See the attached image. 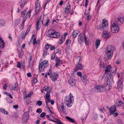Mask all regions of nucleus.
Here are the masks:
<instances>
[{"label": "nucleus", "instance_id": "obj_40", "mask_svg": "<svg viewBox=\"0 0 124 124\" xmlns=\"http://www.w3.org/2000/svg\"><path fill=\"white\" fill-rule=\"evenodd\" d=\"M31 11L29 10L26 16V17L27 18H29L30 16V14L31 12Z\"/></svg>", "mask_w": 124, "mask_h": 124}, {"label": "nucleus", "instance_id": "obj_58", "mask_svg": "<svg viewBox=\"0 0 124 124\" xmlns=\"http://www.w3.org/2000/svg\"><path fill=\"white\" fill-rule=\"evenodd\" d=\"M47 51L46 50L44 51V52L43 54V55L44 56H45L47 54Z\"/></svg>", "mask_w": 124, "mask_h": 124}, {"label": "nucleus", "instance_id": "obj_41", "mask_svg": "<svg viewBox=\"0 0 124 124\" xmlns=\"http://www.w3.org/2000/svg\"><path fill=\"white\" fill-rule=\"evenodd\" d=\"M50 46H51L50 44H49L48 43H47L46 44L45 46V49L47 51L48 49L50 47Z\"/></svg>", "mask_w": 124, "mask_h": 124}, {"label": "nucleus", "instance_id": "obj_3", "mask_svg": "<svg viewBox=\"0 0 124 124\" xmlns=\"http://www.w3.org/2000/svg\"><path fill=\"white\" fill-rule=\"evenodd\" d=\"M48 65V61L46 60H45L41 63H39L38 68L39 72L42 71L45 68L47 67Z\"/></svg>", "mask_w": 124, "mask_h": 124}, {"label": "nucleus", "instance_id": "obj_56", "mask_svg": "<svg viewBox=\"0 0 124 124\" xmlns=\"http://www.w3.org/2000/svg\"><path fill=\"white\" fill-rule=\"evenodd\" d=\"M92 16L91 15H89L87 16V20H90Z\"/></svg>", "mask_w": 124, "mask_h": 124}, {"label": "nucleus", "instance_id": "obj_7", "mask_svg": "<svg viewBox=\"0 0 124 124\" xmlns=\"http://www.w3.org/2000/svg\"><path fill=\"white\" fill-rule=\"evenodd\" d=\"M106 77L107 78V84H108L109 86H111V83L113 82V78L112 75L111 74H107Z\"/></svg>", "mask_w": 124, "mask_h": 124}, {"label": "nucleus", "instance_id": "obj_49", "mask_svg": "<svg viewBox=\"0 0 124 124\" xmlns=\"http://www.w3.org/2000/svg\"><path fill=\"white\" fill-rule=\"evenodd\" d=\"M60 54V50L58 49H57L55 51V52L54 54H55H55Z\"/></svg>", "mask_w": 124, "mask_h": 124}, {"label": "nucleus", "instance_id": "obj_55", "mask_svg": "<svg viewBox=\"0 0 124 124\" xmlns=\"http://www.w3.org/2000/svg\"><path fill=\"white\" fill-rule=\"evenodd\" d=\"M51 88L50 87L48 88V89H47V93H50L51 92Z\"/></svg>", "mask_w": 124, "mask_h": 124}, {"label": "nucleus", "instance_id": "obj_8", "mask_svg": "<svg viewBox=\"0 0 124 124\" xmlns=\"http://www.w3.org/2000/svg\"><path fill=\"white\" fill-rule=\"evenodd\" d=\"M111 36L110 32L108 31L104 30L102 33V36L105 39L109 38Z\"/></svg>", "mask_w": 124, "mask_h": 124}, {"label": "nucleus", "instance_id": "obj_9", "mask_svg": "<svg viewBox=\"0 0 124 124\" xmlns=\"http://www.w3.org/2000/svg\"><path fill=\"white\" fill-rule=\"evenodd\" d=\"M113 55V54L110 52H107L104 55V58L106 60L110 59L112 57Z\"/></svg>", "mask_w": 124, "mask_h": 124}, {"label": "nucleus", "instance_id": "obj_48", "mask_svg": "<svg viewBox=\"0 0 124 124\" xmlns=\"http://www.w3.org/2000/svg\"><path fill=\"white\" fill-rule=\"evenodd\" d=\"M50 49L51 50H53L55 49V47L52 45H51V46H50Z\"/></svg>", "mask_w": 124, "mask_h": 124}, {"label": "nucleus", "instance_id": "obj_46", "mask_svg": "<svg viewBox=\"0 0 124 124\" xmlns=\"http://www.w3.org/2000/svg\"><path fill=\"white\" fill-rule=\"evenodd\" d=\"M55 57V54H53L51 55V59L53 60Z\"/></svg>", "mask_w": 124, "mask_h": 124}, {"label": "nucleus", "instance_id": "obj_11", "mask_svg": "<svg viewBox=\"0 0 124 124\" xmlns=\"http://www.w3.org/2000/svg\"><path fill=\"white\" fill-rule=\"evenodd\" d=\"M9 89L11 90H14L15 91H17L18 89V85L17 83H16L14 86L13 87L11 84L9 85Z\"/></svg>", "mask_w": 124, "mask_h": 124}, {"label": "nucleus", "instance_id": "obj_52", "mask_svg": "<svg viewBox=\"0 0 124 124\" xmlns=\"http://www.w3.org/2000/svg\"><path fill=\"white\" fill-rule=\"evenodd\" d=\"M38 105L39 106H40L42 104V102L41 101H37Z\"/></svg>", "mask_w": 124, "mask_h": 124}, {"label": "nucleus", "instance_id": "obj_24", "mask_svg": "<svg viewBox=\"0 0 124 124\" xmlns=\"http://www.w3.org/2000/svg\"><path fill=\"white\" fill-rule=\"evenodd\" d=\"M78 31L76 30H74L73 31L72 33V38L74 39H75L78 35Z\"/></svg>", "mask_w": 124, "mask_h": 124}, {"label": "nucleus", "instance_id": "obj_64", "mask_svg": "<svg viewBox=\"0 0 124 124\" xmlns=\"http://www.w3.org/2000/svg\"><path fill=\"white\" fill-rule=\"evenodd\" d=\"M98 116V115L97 114H95L94 115V119L95 120H96L97 119Z\"/></svg>", "mask_w": 124, "mask_h": 124}, {"label": "nucleus", "instance_id": "obj_25", "mask_svg": "<svg viewBox=\"0 0 124 124\" xmlns=\"http://www.w3.org/2000/svg\"><path fill=\"white\" fill-rule=\"evenodd\" d=\"M124 104L122 101H119L117 99L116 100V104L117 106H120Z\"/></svg>", "mask_w": 124, "mask_h": 124}, {"label": "nucleus", "instance_id": "obj_53", "mask_svg": "<svg viewBox=\"0 0 124 124\" xmlns=\"http://www.w3.org/2000/svg\"><path fill=\"white\" fill-rule=\"evenodd\" d=\"M31 93H32L31 92L29 93L27 95L25 96V97L27 98L31 97Z\"/></svg>", "mask_w": 124, "mask_h": 124}, {"label": "nucleus", "instance_id": "obj_20", "mask_svg": "<svg viewBox=\"0 0 124 124\" xmlns=\"http://www.w3.org/2000/svg\"><path fill=\"white\" fill-rule=\"evenodd\" d=\"M81 80L85 84H86L88 82L87 77L85 75H83L82 76Z\"/></svg>", "mask_w": 124, "mask_h": 124}, {"label": "nucleus", "instance_id": "obj_51", "mask_svg": "<svg viewBox=\"0 0 124 124\" xmlns=\"http://www.w3.org/2000/svg\"><path fill=\"white\" fill-rule=\"evenodd\" d=\"M87 38L86 36L84 37V40L85 43V45H88V42L87 41Z\"/></svg>", "mask_w": 124, "mask_h": 124}, {"label": "nucleus", "instance_id": "obj_28", "mask_svg": "<svg viewBox=\"0 0 124 124\" xmlns=\"http://www.w3.org/2000/svg\"><path fill=\"white\" fill-rule=\"evenodd\" d=\"M100 40L99 39L97 40L95 42V47L97 49L99 46L100 45Z\"/></svg>", "mask_w": 124, "mask_h": 124}, {"label": "nucleus", "instance_id": "obj_12", "mask_svg": "<svg viewBox=\"0 0 124 124\" xmlns=\"http://www.w3.org/2000/svg\"><path fill=\"white\" fill-rule=\"evenodd\" d=\"M55 61L56 62V64L54 66L56 68L57 67L60 65V63H61V64L62 63V60H60L59 58L56 56L55 57Z\"/></svg>", "mask_w": 124, "mask_h": 124}, {"label": "nucleus", "instance_id": "obj_10", "mask_svg": "<svg viewBox=\"0 0 124 124\" xmlns=\"http://www.w3.org/2000/svg\"><path fill=\"white\" fill-rule=\"evenodd\" d=\"M40 5L39 2V0H37L36 2L35 7V14H37L40 9Z\"/></svg>", "mask_w": 124, "mask_h": 124}, {"label": "nucleus", "instance_id": "obj_61", "mask_svg": "<svg viewBox=\"0 0 124 124\" xmlns=\"http://www.w3.org/2000/svg\"><path fill=\"white\" fill-rule=\"evenodd\" d=\"M49 87H46V86L44 87H43V89L45 91H47V89H48V88H49Z\"/></svg>", "mask_w": 124, "mask_h": 124}, {"label": "nucleus", "instance_id": "obj_37", "mask_svg": "<svg viewBox=\"0 0 124 124\" xmlns=\"http://www.w3.org/2000/svg\"><path fill=\"white\" fill-rule=\"evenodd\" d=\"M5 23V22L3 19H1L0 20V25L3 26Z\"/></svg>", "mask_w": 124, "mask_h": 124}, {"label": "nucleus", "instance_id": "obj_19", "mask_svg": "<svg viewBox=\"0 0 124 124\" xmlns=\"http://www.w3.org/2000/svg\"><path fill=\"white\" fill-rule=\"evenodd\" d=\"M99 92H102L106 91V89L104 85H99L98 86Z\"/></svg>", "mask_w": 124, "mask_h": 124}, {"label": "nucleus", "instance_id": "obj_1", "mask_svg": "<svg viewBox=\"0 0 124 124\" xmlns=\"http://www.w3.org/2000/svg\"><path fill=\"white\" fill-rule=\"evenodd\" d=\"M47 36L53 38H58L60 37V33L59 32H56L53 30L50 29L48 31Z\"/></svg>", "mask_w": 124, "mask_h": 124}, {"label": "nucleus", "instance_id": "obj_14", "mask_svg": "<svg viewBox=\"0 0 124 124\" xmlns=\"http://www.w3.org/2000/svg\"><path fill=\"white\" fill-rule=\"evenodd\" d=\"M85 34H80L79 35L78 38V42L79 44H81L84 39Z\"/></svg>", "mask_w": 124, "mask_h": 124}, {"label": "nucleus", "instance_id": "obj_32", "mask_svg": "<svg viewBox=\"0 0 124 124\" xmlns=\"http://www.w3.org/2000/svg\"><path fill=\"white\" fill-rule=\"evenodd\" d=\"M31 27L30 25H29L28 26V28L27 29L26 31L25 32V35L24 36H22V38H24L25 37L26 35L30 31Z\"/></svg>", "mask_w": 124, "mask_h": 124}, {"label": "nucleus", "instance_id": "obj_36", "mask_svg": "<svg viewBox=\"0 0 124 124\" xmlns=\"http://www.w3.org/2000/svg\"><path fill=\"white\" fill-rule=\"evenodd\" d=\"M66 118L70 122H71L73 123L75 121V120L74 119L68 116H66Z\"/></svg>", "mask_w": 124, "mask_h": 124}, {"label": "nucleus", "instance_id": "obj_54", "mask_svg": "<svg viewBox=\"0 0 124 124\" xmlns=\"http://www.w3.org/2000/svg\"><path fill=\"white\" fill-rule=\"evenodd\" d=\"M36 112L37 113H40L42 112V111L40 108H38L37 109Z\"/></svg>", "mask_w": 124, "mask_h": 124}, {"label": "nucleus", "instance_id": "obj_13", "mask_svg": "<svg viewBox=\"0 0 124 124\" xmlns=\"http://www.w3.org/2000/svg\"><path fill=\"white\" fill-rule=\"evenodd\" d=\"M58 77V74L55 73H54L53 74H51L50 76V78H51L53 82L55 81Z\"/></svg>", "mask_w": 124, "mask_h": 124}, {"label": "nucleus", "instance_id": "obj_27", "mask_svg": "<svg viewBox=\"0 0 124 124\" xmlns=\"http://www.w3.org/2000/svg\"><path fill=\"white\" fill-rule=\"evenodd\" d=\"M27 0H21L20 3L21 7H23L24 5L26 3Z\"/></svg>", "mask_w": 124, "mask_h": 124}, {"label": "nucleus", "instance_id": "obj_30", "mask_svg": "<svg viewBox=\"0 0 124 124\" xmlns=\"http://www.w3.org/2000/svg\"><path fill=\"white\" fill-rule=\"evenodd\" d=\"M0 112L5 114L8 115V112L6 111L4 108H0Z\"/></svg>", "mask_w": 124, "mask_h": 124}, {"label": "nucleus", "instance_id": "obj_21", "mask_svg": "<svg viewBox=\"0 0 124 124\" xmlns=\"http://www.w3.org/2000/svg\"><path fill=\"white\" fill-rule=\"evenodd\" d=\"M23 118L24 121H27L29 118L28 113L27 112H25L23 114Z\"/></svg>", "mask_w": 124, "mask_h": 124}, {"label": "nucleus", "instance_id": "obj_63", "mask_svg": "<svg viewBox=\"0 0 124 124\" xmlns=\"http://www.w3.org/2000/svg\"><path fill=\"white\" fill-rule=\"evenodd\" d=\"M24 26V25L22 24L21 26L20 27V29L21 31L23 28Z\"/></svg>", "mask_w": 124, "mask_h": 124}, {"label": "nucleus", "instance_id": "obj_2", "mask_svg": "<svg viewBox=\"0 0 124 124\" xmlns=\"http://www.w3.org/2000/svg\"><path fill=\"white\" fill-rule=\"evenodd\" d=\"M70 96H66L65 99V103L67 106L68 107L72 106V102L74 101V98L73 96L70 93Z\"/></svg>", "mask_w": 124, "mask_h": 124}, {"label": "nucleus", "instance_id": "obj_57", "mask_svg": "<svg viewBox=\"0 0 124 124\" xmlns=\"http://www.w3.org/2000/svg\"><path fill=\"white\" fill-rule=\"evenodd\" d=\"M77 74L78 76L80 77H82V74L80 71L77 72Z\"/></svg>", "mask_w": 124, "mask_h": 124}, {"label": "nucleus", "instance_id": "obj_47", "mask_svg": "<svg viewBox=\"0 0 124 124\" xmlns=\"http://www.w3.org/2000/svg\"><path fill=\"white\" fill-rule=\"evenodd\" d=\"M36 38L35 37L34 38V39H33V42L32 44L33 45H35V44H37V43L36 41Z\"/></svg>", "mask_w": 124, "mask_h": 124}, {"label": "nucleus", "instance_id": "obj_43", "mask_svg": "<svg viewBox=\"0 0 124 124\" xmlns=\"http://www.w3.org/2000/svg\"><path fill=\"white\" fill-rule=\"evenodd\" d=\"M116 123L117 124H122V121L120 119H118Z\"/></svg>", "mask_w": 124, "mask_h": 124}, {"label": "nucleus", "instance_id": "obj_29", "mask_svg": "<svg viewBox=\"0 0 124 124\" xmlns=\"http://www.w3.org/2000/svg\"><path fill=\"white\" fill-rule=\"evenodd\" d=\"M111 66L110 65H109L107 66L106 67V69L105 70V74L108 72L111 69Z\"/></svg>", "mask_w": 124, "mask_h": 124}, {"label": "nucleus", "instance_id": "obj_18", "mask_svg": "<svg viewBox=\"0 0 124 124\" xmlns=\"http://www.w3.org/2000/svg\"><path fill=\"white\" fill-rule=\"evenodd\" d=\"M107 52H110L111 53L113 54V51L114 50L115 48L112 46L109 45L107 47Z\"/></svg>", "mask_w": 124, "mask_h": 124}, {"label": "nucleus", "instance_id": "obj_16", "mask_svg": "<svg viewBox=\"0 0 124 124\" xmlns=\"http://www.w3.org/2000/svg\"><path fill=\"white\" fill-rule=\"evenodd\" d=\"M68 81L69 84L72 86H75L76 84L75 81L74 79L70 77Z\"/></svg>", "mask_w": 124, "mask_h": 124}, {"label": "nucleus", "instance_id": "obj_35", "mask_svg": "<svg viewBox=\"0 0 124 124\" xmlns=\"http://www.w3.org/2000/svg\"><path fill=\"white\" fill-rule=\"evenodd\" d=\"M64 109L63 105H60L59 107V111L61 112H64Z\"/></svg>", "mask_w": 124, "mask_h": 124}, {"label": "nucleus", "instance_id": "obj_26", "mask_svg": "<svg viewBox=\"0 0 124 124\" xmlns=\"http://www.w3.org/2000/svg\"><path fill=\"white\" fill-rule=\"evenodd\" d=\"M91 90L92 91L93 93L99 92L98 86H95Z\"/></svg>", "mask_w": 124, "mask_h": 124}, {"label": "nucleus", "instance_id": "obj_59", "mask_svg": "<svg viewBox=\"0 0 124 124\" xmlns=\"http://www.w3.org/2000/svg\"><path fill=\"white\" fill-rule=\"evenodd\" d=\"M50 96V95L49 94V93H47L46 94V98L47 99L48 98H49Z\"/></svg>", "mask_w": 124, "mask_h": 124}, {"label": "nucleus", "instance_id": "obj_44", "mask_svg": "<svg viewBox=\"0 0 124 124\" xmlns=\"http://www.w3.org/2000/svg\"><path fill=\"white\" fill-rule=\"evenodd\" d=\"M46 115V113L44 112L42 113L40 115V117H43L45 116Z\"/></svg>", "mask_w": 124, "mask_h": 124}, {"label": "nucleus", "instance_id": "obj_42", "mask_svg": "<svg viewBox=\"0 0 124 124\" xmlns=\"http://www.w3.org/2000/svg\"><path fill=\"white\" fill-rule=\"evenodd\" d=\"M5 93L7 95L9 96L11 99L13 98V97L12 96L11 94L10 93H8L7 92H6Z\"/></svg>", "mask_w": 124, "mask_h": 124}, {"label": "nucleus", "instance_id": "obj_33", "mask_svg": "<svg viewBox=\"0 0 124 124\" xmlns=\"http://www.w3.org/2000/svg\"><path fill=\"white\" fill-rule=\"evenodd\" d=\"M100 68H105L106 67V64L102 62H101L100 64Z\"/></svg>", "mask_w": 124, "mask_h": 124}, {"label": "nucleus", "instance_id": "obj_6", "mask_svg": "<svg viewBox=\"0 0 124 124\" xmlns=\"http://www.w3.org/2000/svg\"><path fill=\"white\" fill-rule=\"evenodd\" d=\"M119 27L115 23H112L111 26V30L114 33L118 32L119 30Z\"/></svg>", "mask_w": 124, "mask_h": 124}, {"label": "nucleus", "instance_id": "obj_4", "mask_svg": "<svg viewBox=\"0 0 124 124\" xmlns=\"http://www.w3.org/2000/svg\"><path fill=\"white\" fill-rule=\"evenodd\" d=\"M77 60H78V62L76 65V68L74 69L75 71H77L78 70H82L83 69L84 66L80 63L81 60V58L80 56H78L76 58Z\"/></svg>", "mask_w": 124, "mask_h": 124}, {"label": "nucleus", "instance_id": "obj_62", "mask_svg": "<svg viewBox=\"0 0 124 124\" xmlns=\"http://www.w3.org/2000/svg\"><path fill=\"white\" fill-rule=\"evenodd\" d=\"M113 114L114 117H116L118 115V113L117 112H115Z\"/></svg>", "mask_w": 124, "mask_h": 124}, {"label": "nucleus", "instance_id": "obj_22", "mask_svg": "<svg viewBox=\"0 0 124 124\" xmlns=\"http://www.w3.org/2000/svg\"><path fill=\"white\" fill-rule=\"evenodd\" d=\"M5 46V45L4 40L0 37V47L3 48Z\"/></svg>", "mask_w": 124, "mask_h": 124}, {"label": "nucleus", "instance_id": "obj_50", "mask_svg": "<svg viewBox=\"0 0 124 124\" xmlns=\"http://www.w3.org/2000/svg\"><path fill=\"white\" fill-rule=\"evenodd\" d=\"M20 21L19 20H16L15 21V23L16 25H17L19 23Z\"/></svg>", "mask_w": 124, "mask_h": 124}, {"label": "nucleus", "instance_id": "obj_60", "mask_svg": "<svg viewBox=\"0 0 124 124\" xmlns=\"http://www.w3.org/2000/svg\"><path fill=\"white\" fill-rule=\"evenodd\" d=\"M17 66L18 68H20L21 67V65L20 62H18L17 64Z\"/></svg>", "mask_w": 124, "mask_h": 124}, {"label": "nucleus", "instance_id": "obj_45", "mask_svg": "<svg viewBox=\"0 0 124 124\" xmlns=\"http://www.w3.org/2000/svg\"><path fill=\"white\" fill-rule=\"evenodd\" d=\"M71 43V41L69 39H67L65 42V44L66 45H68L69 44Z\"/></svg>", "mask_w": 124, "mask_h": 124}, {"label": "nucleus", "instance_id": "obj_17", "mask_svg": "<svg viewBox=\"0 0 124 124\" xmlns=\"http://www.w3.org/2000/svg\"><path fill=\"white\" fill-rule=\"evenodd\" d=\"M122 82L120 80H119L117 82V88L119 91L121 90L123 88Z\"/></svg>", "mask_w": 124, "mask_h": 124}, {"label": "nucleus", "instance_id": "obj_23", "mask_svg": "<svg viewBox=\"0 0 124 124\" xmlns=\"http://www.w3.org/2000/svg\"><path fill=\"white\" fill-rule=\"evenodd\" d=\"M117 22L118 23L120 24H121L123 23L124 21V17H120L117 18Z\"/></svg>", "mask_w": 124, "mask_h": 124}, {"label": "nucleus", "instance_id": "obj_15", "mask_svg": "<svg viewBox=\"0 0 124 124\" xmlns=\"http://www.w3.org/2000/svg\"><path fill=\"white\" fill-rule=\"evenodd\" d=\"M109 110L110 115H112L113 113L116 110V107L115 105H113L109 109Z\"/></svg>", "mask_w": 124, "mask_h": 124}, {"label": "nucleus", "instance_id": "obj_31", "mask_svg": "<svg viewBox=\"0 0 124 124\" xmlns=\"http://www.w3.org/2000/svg\"><path fill=\"white\" fill-rule=\"evenodd\" d=\"M50 20L49 19L47 18L46 20V22L44 23L43 22V20L42 21V24L46 26H47L48 25V24Z\"/></svg>", "mask_w": 124, "mask_h": 124}, {"label": "nucleus", "instance_id": "obj_34", "mask_svg": "<svg viewBox=\"0 0 124 124\" xmlns=\"http://www.w3.org/2000/svg\"><path fill=\"white\" fill-rule=\"evenodd\" d=\"M65 12L66 13H69L70 10V6L66 7L65 8Z\"/></svg>", "mask_w": 124, "mask_h": 124}, {"label": "nucleus", "instance_id": "obj_5", "mask_svg": "<svg viewBox=\"0 0 124 124\" xmlns=\"http://www.w3.org/2000/svg\"><path fill=\"white\" fill-rule=\"evenodd\" d=\"M102 24L100 25L98 29L100 30H104L108 25L107 20L105 19H104L102 20Z\"/></svg>", "mask_w": 124, "mask_h": 124}, {"label": "nucleus", "instance_id": "obj_39", "mask_svg": "<svg viewBox=\"0 0 124 124\" xmlns=\"http://www.w3.org/2000/svg\"><path fill=\"white\" fill-rule=\"evenodd\" d=\"M23 55V53L22 51H19L18 57L20 58H22Z\"/></svg>", "mask_w": 124, "mask_h": 124}, {"label": "nucleus", "instance_id": "obj_38", "mask_svg": "<svg viewBox=\"0 0 124 124\" xmlns=\"http://www.w3.org/2000/svg\"><path fill=\"white\" fill-rule=\"evenodd\" d=\"M45 100L46 105L47 106H48V103L50 101L51 99L50 98H48L47 99L45 98Z\"/></svg>", "mask_w": 124, "mask_h": 124}]
</instances>
